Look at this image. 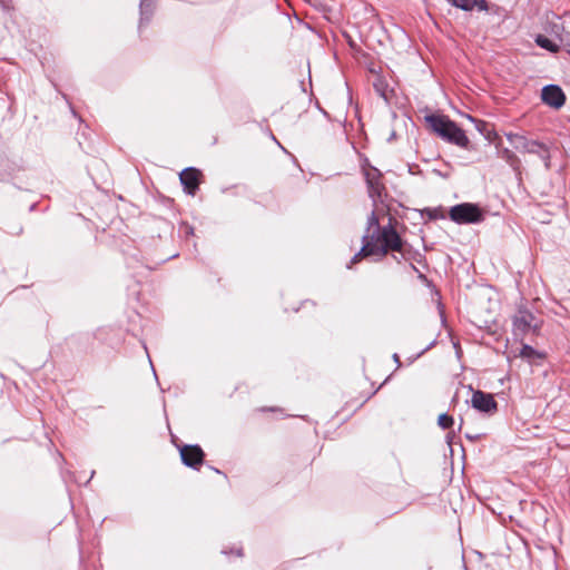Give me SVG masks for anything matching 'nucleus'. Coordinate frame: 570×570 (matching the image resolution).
<instances>
[{"label":"nucleus","mask_w":570,"mask_h":570,"mask_svg":"<svg viewBox=\"0 0 570 570\" xmlns=\"http://www.w3.org/2000/svg\"><path fill=\"white\" fill-rule=\"evenodd\" d=\"M451 6L459 8L463 11H472L478 9L479 11H487L488 3L485 0H446Z\"/></svg>","instance_id":"11"},{"label":"nucleus","mask_w":570,"mask_h":570,"mask_svg":"<svg viewBox=\"0 0 570 570\" xmlns=\"http://www.w3.org/2000/svg\"><path fill=\"white\" fill-rule=\"evenodd\" d=\"M542 101L554 109H560L566 104V95L558 85H547L541 90Z\"/></svg>","instance_id":"7"},{"label":"nucleus","mask_w":570,"mask_h":570,"mask_svg":"<svg viewBox=\"0 0 570 570\" xmlns=\"http://www.w3.org/2000/svg\"><path fill=\"white\" fill-rule=\"evenodd\" d=\"M471 405L479 412L493 414L498 410V403L493 395L483 391H474L471 397Z\"/></svg>","instance_id":"6"},{"label":"nucleus","mask_w":570,"mask_h":570,"mask_svg":"<svg viewBox=\"0 0 570 570\" xmlns=\"http://www.w3.org/2000/svg\"><path fill=\"white\" fill-rule=\"evenodd\" d=\"M535 43L539 47L547 49L551 52H557L559 50V46L557 43H554L552 40H550L549 38H547L544 36H541V35H539L537 37Z\"/></svg>","instance_id":"14"},{"label":"nucleus","mask_w":570,"mask_h":570,"mask_svg":"<svg viewBox=\"0 0 570 570\" xmlns=\"http://www.w3.org/2000/svg\"><path fill=\"white\" fill-rule=\"evenodd\" d=\"M393 360L397 363V366L401 365L400 356L396 353L393 354Z\"/></svg>","instance_id":"18"},{"label":"nucleus","mask_w":570,"mask_h":570,"mask_svg":"<svg viewBox=\"0 0 570 570\" xmlns=\"http://www.w3.org/2000/svg\"><path fill=\"white\" fill-rule=\"evenodd\" d=\"M363 246L358 253H356L347 268L356 264L362 257L366 256H380L384 257L390 250L402 252L403 242L395 228L389 224L386 226H380L379 218L373 210L367 217V229L363 236Z\"/></svg>","instance_id":"1"},{"label":"nucleus","mask_w":570,"mask_h":570,"mask_svg":"<svg viewBox=\"0 0 570 570\" xmlns=\"http://www.w3.org/2000/svg\"><path fill=\"white\" fill-rule=\"evenodd\" d=\"M541 321L532 312L520 307L512 318V332L515 337L523 338L529 333H538Z\"/></svg>","instance_id":"4"},{"label":"nucleus","mask_w":570,"mask_h":570,"mask_svg":"<svg viewBox=\"0 0 570 570\" xmlns=\"http://www.w3.org/2000/svg\"><path fill=\"white\" fill-rule=\"evenodd\" d=\"M425 120L432 130L448 142L454 144L461 148L469 146L470 140L464 130L448 117L431 115L426 116Z\"/></svg>","instance_id":"2"},{"label":"nucleus","mask_w":570,"mask_h":570,"mask_svg":"<svg viewBox=\"0 0 570 570\" xmlns=\"http://www.w3.org/2000/svg\"><path fill=\"white\" fill-rule=\"evenodd\" d=\"M381 176V173L375 168L365 173L368 194L374 200L381 197L384 189Z\"/></svg>","instance_id":"10"},{"label":"nucleus","mask_w":570,"mask_h":570,"mask_svg":"<svg viewBox=\"0 0 570 570\" xmlns=\"http://www.w3.org/2000/svg\"><path fill=\"white\" fill-rule=\"evenodd\" d=\"M180 458L185 465L198 470L204 461V452L198 445H184L180 449Z\"/></svg>","instance_id":"8"},{"label":"nucleus","mask_w":570,"mask_h":570,"mask_svg":"<svg viewBox=\"0 0 570 570\" xmlns=\"http://www.w3.org/2000/svg\"><path fill=\"white\" fill-rule=\"evenodd\" d=\"M10 2H11V0H0V6L3 9H8L10 7Z\"/></svg>","instance_id":"17"},{"label":"nucleus","mask_w":570,"mask_h":570,"mask_svg":"<svg viewBox=\"0 0 570 570\" xmlns=\"http://www.w3.org/2000/svg\"><path fill=\"white\" fill-rule=\"evenodd\" d=\"M520 356L522 358L528 360V361H533L535 358L543 357V354H541L540 352L534 350L532 346H530L528 344H523L521 350H520Z\"/></svg>","instance_id":"13"},{"label":"nucleus","mask_w":570,"mask_h":570,"mask_svg":"<svg viewBox=\"0 0 570 570\" xmlns=\"http://www.w3.org/2000/svg\"><path fill=\"white\" fill-rule=\"evenodd\" d=\"M153 3H154V0H140L141 21L144 20L145 16L147 13H151Z\"/></svg>","instance_id":"16"},{"label":"nucleus","mask_w":570,"mask_h":570,"mask_svg":"<svg viewBox=\"0 0 570 570\" xmlns=\"http://www.w3.org/2000/svg\"><path fill=\"white\" fill-rule=\"evenodd\" d=\"M449 215L458 224H475L484 218L480 207L472 203H462L451 207Z\"/></svg>","instance_id":"5"},{"label":"nucleus","mask_w":570,"mask_h":570,"mask_svg":"<svg viewBox=\"0 0 570 570\" xmlns=\"http://www.w3.org/2000/svg\"><path fill=\"white\" fill-rule=\"evenodd\" d=\"M505 137L514 149L521 153L538 155L544 161L546 168H550V154L544 144L528 139L525 136L514 132H507Z\"/></svg>","instance_id":"3"},{"label":"nucleus","mask_w":570,"mask_h":570,"mask_svg":"<svg viewBox=\"0 0 570 570\" xmlns=\"http://www.w3.org/2000/svg\"><path fill=\"white\" fill-rule=\"evenodd\" d=\"M453 422V417L446 413L441 414L438 419V424L444 430L450 429Z\"/></svg>","instance_id":"15"},{"label":"nucleus","mask_w":570,"mask_h":570,"mask_svg":"<svg viewBox=\"0 0 570 570\" xmlns=\"http://www.w3.org/2000/svg\"><path fill=\"white\" fill-rule=\"evenodd\" d=\"M499 157L509 164L512 168L517 169L520 164L518 156L509 148H503L499 151Z\"/></svg>","instance_id":"12"},{"label":"nucleus","mask_w":570,"mask_h":570,"mask_svg":"<svg viewBox=\"0 0 570 570\" xmlns=\"http://www.w3.org/2000/svg\"><path fill=\"white\" fill-rule=\"evenodd\" d=\"M200 171L189 167L180 173V183L189 195H194L199 186Z\"/></svg>","instance_id":"9"}]
</instances>
